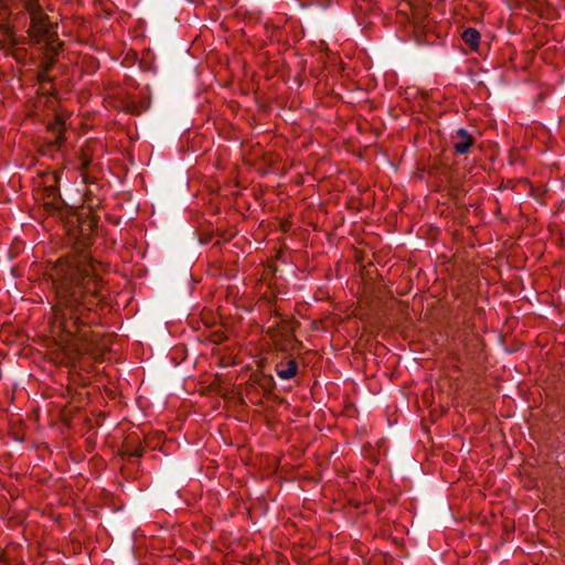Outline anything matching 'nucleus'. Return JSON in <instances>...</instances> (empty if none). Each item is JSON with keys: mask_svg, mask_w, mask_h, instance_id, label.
I'll return each instance as SVG.
<instances>
[{"mask_svg": "<svg viewBox=\"0 0 565 565\" xmlns=\"http://www.w3.org/2000/svg\"><path fill=\"white\" fill-rule=\"evenodd\" d=\"M56 305L53 307L52 337L65 361L74 364L89 352L93 324L98 322L100 279L95 265L84 258L60 260L52 269Z\"/></svg>", "mask_w": 565, "mask_h": 565, "instance_id": "nucleus-1", "label": "nucleus"}, {"mask_svg": "<svg viewBox=\"0 0 565 565\" xmlns=\"http://www.w3.org/2000/svg\"><path fill=\"white\" fill-rule=\"evenodd\" d=\"M30 15L31 24L28 30L32 43L43 44L51 55H57L61 43L57 40L56 25L49 21L43 12L40 0H23Z\"/></svg>", "mask_w": 565, "mask_h": 565, "instance_id": "nucleus-2", "label": "nucleus"}, {"mask_svg": "<svg viewBox=\"0 0 565 565\" xmlns=\"http://www.w3.org/2000/svg\"><path fill=\"white\" fill-rule=\"evenodd\" d=\"M452 138L454 148L459 154L467 153L475 141L472 136L463 128L458 129Z\"/></svg>", "mask_w": 565, "mask_h": 565, "instance_id": "nucleus-3", "label": "nucleus"}, {"mask_svg": "<svg viewBox=\"0 0 565 565\" xmlns=\"http://www.w3.org/2000/svg\"><path fill=\"white\" fill-rule=\"evenodd\" d=\"M298 371V364L294 360L287 361L285 364H278L276 366V373L281 380H290L296 376Z\"/></svg>", "mask_w": 565, "mask_h": 565, "instance_id": "nucleus-4", "label": "nucleus"}, {"mask_svg": "<svg viewBox=\"0 0 565 565\" xmlns=\"http://www.w3.org/2000/svg\"><path fill=\"white\" fill-rule=\"evenodd\" d=\"M0 42L3 45L13 47L21 42L17 38L14 31L9 25H2L0 26Z\"/></svg>", "mask_w": 565, "mask_h": 565, "instance_id": "nucleus-5", "label": "nucleus"}, {"mask_svg": "<svg viewBox=\"0 0 565 565\" xmlns=\"http://www.w3.org/2000/svg\"><path fill=\"white\" fill-rule=\"evenodd\" d=\"M49 128L52 132L56 135L54 142L57 146H61L65 140L63 136L64 130L66 128L65 120L62 117L57 116L55 120L52 124H50Z\"/></svg>", "mask_w": 565, "mask_h": 565, "instance_id": "nucleus-6", "label": "nucleus"}, {"mask_svg": "<svg viewBox=\"0 0 565 565\" xmlns=\"http://www.w3.org/2000/svg\"><path fill=\"white\" fill-rule=\"evenodd\" d=\"M462 40L471 49H476L478 46V44H479L480 34H479V32L476 29L469 28V29L463 31Z\"/></svg>", "mask_w": 565, "mask_h": 565, "instance_id": "nucleus-7", "label": "nucleus"}]
</instances>
